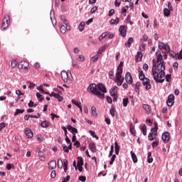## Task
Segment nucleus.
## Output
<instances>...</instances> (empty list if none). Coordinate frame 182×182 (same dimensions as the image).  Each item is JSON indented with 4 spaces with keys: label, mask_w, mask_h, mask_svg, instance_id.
<instances>
[{
    "label": "nucleus",
    "mask_w": 182,
    "mask_h": 182,
    "mask_svg": "<svg viewBox=\"0 0 182 182\" xmlns=\"http://www.w3.org/2000/svg\"><path fill=\"white\" fill-rule=\"evenodd\" d=\"M77 60H79L80 62H83V60H85V56L79 55L77 58Z\"/></svg>",
    "instance_id": "nucleus-53"
},
{
    "label": "nucleus",
    "mask_w": 182,
    "mask_h": 182,
    "mask_svg": "<svg viewBox=\"0 0 182 182\" xmlns=\"http://www.w3.org/2000/svg\"><path fill=\"white\" fill-rule=\"evenodd\" d=\"M130 132L133 136H136V130H134V126L132 124L130 125Z\"/></svg>",
    "instance_id": "nucleus-37"
},
{
    "label": "nucleus",
    "mask_w": 182,
    "mask_h": 182,
    "mask_svg": "<svg viewBox=\"0 0 182 182\" xmlns=\"http://www.w3.org/2000/svg\"><path fill=\"white\" fill-rule=\"evenodd\" d=\"M61 33H66V31H70V26L68 24L67 26H61L60 28Z\"/></svg>",
    "instance_id": "nucleus-16"
},
{
    "label": "nucleus",
    "mask_w": 182,
    "mask_h": 182,
    "mask_svg": "<svg viewBox=\"0 0 182 182\" xmlns=\"http://www.w3.org/2000/svg\"><path fill=\"white\" fill-rule=\"evenodd\" d=\"M109 79H112V80H114L116 78L114 77V71L111 70L109 73Z\"/></svg>",
    "instance_id": "nucleus-33"
},
{
    "label": "nucleus",
    "mask_w": 182,
    "mask_h": 182,
    "mask_svg": "<svg viewBox=\"0 0 182 182\" xmlns=\"http://www.w3.org/2000/svg\"><path fill=\"white\" fill-rule=\"evenodd\" d=\"M119 32L120 35L122 36L123 38L126 36L127 34V31L126 30V26H121L119 27Z\"/></svg>",
    "instance_id": "nucleus-14"
},
{
    "label": "nucleus",
    "mask_w": 182,
    "mask_h": 182,
    "mask_svg": "<svg viewBox=\"0 0 182 182\" xmlns=\"http://www.w3.org/2000/svg\"><path fill=\"white\" fill-rule=\"evenodd\" d=\"M91 110H92V116H95V117L97 116V112L96 111V107H92Z\"/></svg>",
    "instance_id": "nucleus-38"
},
{
    "label": "nucleus",
    "mask_w": 182,
    "mask_h": 182,
    "mask_svg": "<svg viewBox=\"0 0 182 182\" xmlns=\"http://www.w3.org/2000/svg\"><path fill=\"white\" fill-rule=\"evenodd\" d=\"M12 167H14V166L12 165V164H6V168L7 170H11V168H12Z\"/></svg>",
    "instance_id": "nucleus-61"
},
{
    "label": "nucleus",
    "mask_w": 182,
    "mask_h": 182,
    "mask_svg": "<svg viewBox=\"0 0 182 182\" xmlns=\"http://www.w3.org/2000/svg\"><path fill=\"white\" fill-rule=\"evenodd\" d=\"M114 149H115V154L117 155H119V151H120V146H119V144L117 143V141H115L114 143Z\"/></svg>",
    "instance_id": "nucleus-26"
},
{
    "label": "nucleus",
    "mask_w": 182,
    "mask_h": 182,
    "mask_svg": "<svg viewBox=\"0 0 182 182\" xmlns=\"http://www.w3.org/2000/svg\"><path fill=\"white\" fill-rule=\"evenodd\" d=\"M18 69H23L24 70H28L29 69V63L26 61H21L18 64Z\"/></svg>",
    "instance_id": "nucleus-5"
},
{
    "label": "nucleus",
    "mask_w": 182,
    "mask_h": 182,
    "mask_svg": "<svg viewBox=\"0 0 182 182\" xmlns=\"http://www.w3.org/2000/svg\"><path fill=\"white\" fill-rule=\"evenodd\" d=\"M151 152H148V159H147V161L148 163H153V158H151Z\"/></svg>",
    "instance_id": "nucleus-41"
},
{
    "label": "nucleus",
    "mask_w": 182,
    "mask_h": 182,
    "mask_svg": "<svg viewBox=\"0 0 182 182\" xmlns=\"http://www.w3.org/2000/svg\"><path fill=\"white\" fill-rule=\"evenodd\" d=\"M97 11V6H95L94 7H92L91 9L90 12H91V14H95V12H96Z\"/></svg>",
    "instance_id": "nucleus-56"
},
{
    "label": "nucleus",
    "mask_w": 182,
    "mask_h": 182,
    "mask_svg": "<svg viewBox=\"0 0 182 182\" xmlns=\"http://www.w3.org/2000/svg\"><path fill=\"white\" fill-rule=\"evenodd\" d=\"M48 168L50 170H53L54 168H56V161L55 160L50 161L48 163Z\"/></svg>",
    "instance_id": "nucleus-17"
},
{
    "label": "nucleus",
    "mask_w": 182,
    "mask_h": 182,
    "mask_svg": "<svg viewBox=\"0 0 182 182\" xmlns=\"http://www.w3.org/2000/svg\"><path fill=\"white\" fill-rule=\"evenodd\" d=\"M133 42H134V40L133 39V37H130L127 42L125 43V46L126 48H130L132 46V43H133Z\"/></svg>",
    "instance_id": "nucleus-20"
},
{
    "label": "nucleus",
    "mask_w": 182,
    "mask_h": 182,
    "mask_svg": "<svg viewBox=\"0 0 182 182\" xmlns=\"http://www.w3.org/2000/svg\"><path fill=\"white\" fill-rule=\"evenodd\" d=\"M78 179L80 181L85 182L86 181V176H80Z\"/></svg>",
    "instance_id": "nucleus-55"
},
{
    "label": "nucleus",
    "mask_w": 182,
    "mask_h": 182,
    "mask_svg": "<svg viewBox=\"0 0 182 182\" xmlns=\"http://www.w3.org/2000/svg\"><path fill=\"white\" fill-rule=\"evenodd\" d=\"M17 65H18V61L16 60H14L11 61V68L12 69H14V68H16Z\"/></svg>",
    "instance_id": "nucleus-30"
},
{
    "label": "nucleus",
    "mask_w": 182,
    "mask_h": 182,
    "mask_svg": "<svg viewBox=\"0 0 182 182\" xmlns=\"http://www.w3.org/2000/svg\"><path fill=\"white\" fill-rule=\"evenodd\" d=\"M135 58H136V62H140L143 58V53H141V52L140 51H138Z\"/></svg>",
    "instance_id": "nucleus-21"
},
{
    "label": "nucleus",
    "mask_w": 182,
    "mask_h": 182,
    "mask_svg": "<svg viewBox=\"0 0 182 182\" xmlns=\"http://www.w3.org/2000/svg\"><path fill=\"white\" fill-rule=\"evenodd\" d=\"M114 80L117 83V86H122V85H123V81H122V74H116V79Z\"/></svg>",
    "instance_id": "nucleus-9"
},
{
    "label": "nucleus",
    "mask_w": 182,
    "mask_h": 182,
    "mask_svg": "<svg viewBox=\"0 0 182 182\" xmlns=\"http://www.w3.org/2000/svg\"><path fill=\"white\" fill-rule=\"evenodd\" d=\"M77 166H83V159L82 158H78Z\"/></svg>",
    "instance_id": "nucleus-46"
},
{
    "label": "nucleus",
    "mask_w": 182,
    "mask_h": 182,
    "mask_svg": "<svg viewBox=\"0 0 182 182\" xmlns=\"http://www.w3.org/2000/svg\"><path fill=\"white\" fill-rule=\"evenodd\" d=\"M125 80L129 85H132L133 83V77H132V74H130V73H126Z\"/></svg>",
    "instance_id": "nucleus-10"
},
{
    "label": "nucleus",
    "mask_w": 182,
    "mask_h": 182,
    "mask_svg": "<svg viewBox=\"0 0 182 182\" xmlns=\"http://www.w3.org/2000/svg\"><path fill=\"white\" fill-rule=\"evenodd\" d=\"M164 70H166V65H164L163 61L158 65L154 63L153 65L152 75L154 76V80H155L156 83H163V82H164L166 77V73Z\"/></svg>",
    "instance_id": "nucleus-1"
},
{
    "label": "nucleus",
    "mask_w": 182,
    "mask_h": 182,
    "mask_svg": "<svg viewBox=\"0 0 182 182\" xmlns=\"http://www.w3.org/2000/svg\"><path fill=\"white\" fill-rule=\"evenodd\" d=\"M114 151V146L112 145L111 146V149L109 151V157L113 156V152Z\"/></svg>",
    "instance_id": "nucleus-47"
},
{
    "label": "nucleus",
    "mask_w": 182,
    "mask_h": 182,
    "mask_svg": "<svg viewBox=\"0 0 182 182\" xmlns=\"http://www.w3.org/2000/svg\"><path fill=\"white\" fill-rule=\"evenodd\" d=\"M89 147L90 150L92 151V153H96V144L90 143Z\"/></svg>",
    "instance_id": "nucleus-25"
},
{
    "label": "nucleus",
    "mask_w": 182,
    "mask_h": 182,
    "mask_svg": "<svg viewBox=\"0 0 182 182\" xmlns=\"http://www.w3.org/2000/svg\"><path fill=\"white\" fill-rule=\"evenodd\" d=\"M166 105L169 107H171L174 105V95H170L168 97V100H166Z\"/></svg>",
    "instance_id": "nucleus-7"
},
{
    "label": "nucleus",
    "mask_w": 182,
    "mask_h": 182,
    "mask_svg": "<svg viewBox=\"0 0 182 182\" xmlns=\"http://www.w3.org/2000/svg\"><path fill=\"white\" fill-rule=\"evenodd\" d=\"M87 90L95 95V96H97L100 99H105V93H107V90L106 87L103 85V84H90L88 86Z\"/></svg>",
    "instance_id": "nucleus-2"
},
{
    "label": "nucleus",
    "mask_w": 182,
    "mask_h": 182,
    "mask_svg": "<svg viewBox=\"0 0 182 182\" xmlns=\"http://www.w3.org/2000/svg\"><path fill=\"white\" fill-rule=\"evenodd\" d=\"M127 23H130L131 25H133V21H132V19L130 18V16H128L126 19Z\"/></svg>",
    "instance_id": "nucleus-49"
},
{
    "label": "nucleus",
    "mask_w": 182,
    "mask_h": 182,
    "mask_svg": "<svg viewBox=\"0 0 182 182\" xmlns=\"http://www.w3.org/2000/svg\"><path fill=\"white\" fill-rule=\"evenodd\" d=\"M154 127L151 129V133H155L159 130V125L157 122L154 123Z\"/></svg>",
    "instance_id": "nucleus-27"
},
{
    "label": "nucleus",
    "mask_w": 182,
    "mask_h": 182,
    "mask_svg": "<svg viewBox=\"0 0 182 182\" xmlns=\"http://www.w3.org/2000/svg\"><path fill=\"white\" fill-rule=\"evenodd\" d=\"M139 80H144L146 79V75H144V73L143 71H139Z\"/></svg>",
    "instance_id": "nucleus-29"
},
{
    "label": "nucleus",
    "mask_w": 182,
    "mask_h": 182,
    "mask_svg": "<svg viewBox=\"0 0 182 182\" xmlns=\"http://www.w3.org/2000/svg\"><path fill=\"white\" fill-rule=\"evenodd\" d=\"M142 83L144 86H146V90H150L151 88V85H150V79L146 77L142 80Z\"/></svg>",
    "instance_id": "nucleus-8"
},
{
    "label": "nucleus",
    "mask_w": 182,
    "mask_h": 182,
    "mask_svg": "<svg viewBox=\"0 0 182 182\" xmlns=\"http://www.w3.org/2000/svg\"><path fill=\"white\" fill-rule=\"evenodd\" d=\"M154 132L149 133V134L148 136V139L150 141H153V140H154Z\"/></svg>",
    "instance_id": "nucleus-40"
},
{
    "label": "nucleus",
    "mask_w": 182,
    "mask_h": 182,
    "mask_svg": "<svg viewBox=\"0 0 182 182\" xmlns=\"http://www.w3.org/2000/svg\"><path fill=\"white\" fill-rule=\"evenodd\" d=\"M85 22H81L79 25V30L80 32H83L84 29H85Z\"/></svg>",
    "instance_id": "nucleus-32"
},
{
    "label": "nucleus",
    "mask_w": 182,
    "mask_h": 182,
    "mask_svg": "<svg viewBox=\"0 0 182 182\" xmlns=\"http://www.w3.org/2000/svg\"><path fill=\"white\" fill-rule=\"evenodd\" d=\"M49 95L50 97H55V99H58V102H62L63 100V97L58 93L51 92Z\"/></svg>",
    "instance_id": "nucleus-13"
},
{
    "label": "nucleus",
    "mask_w": 182,
    "mask_h": 182,
    "mask_svg": "<svg viewBox=\"0 0 182 182\" xmlns=\"http://www.w3.org/2000/svg\"><path fill=\"white\" fill-rule=\"evenodd\" d=\"M36 97H38V99H40V102L43 101V97H42V95H41V93L37 92L36 93Z\"/></svg>",
    "instance_id": "nucleus-50"
},
{
    "label": "nucleus",
    "mask_w": 182,
    "mask_h": 182,
    "mask_svg": "<svg viewBox=\"0 0 182 182\" xmlns=\"http://www.w3.org/2000/svg\"><path fill=\"white\" fill-rule=\"evenodd\" d=\"M9 25H11V17L9 15H5L1 23L2 31H5V29L9 28Z\"/></svg>",
    "instance_id": "nucleus-4"
},
{
    "label": "nucleus",
    "mask_w": 182,
    "mask_h": 182,
    "mask_svg": "<svg viewBox=\"0 0 182 182\" xmlns=\"http://www.w3.org/2000/svg\"><path fill=\"white\" fill-rule=\"evenodd\" d=\"M105 50H106V46H105L101 47V48L99 49L98 52H101V53H100V55H102V52H105Z\"/></svg>",
    "instance_id": "nucleus-57"
},
{
    "label": "nucleus",
    "mask_w": 182,
    "mask_h": 182,
    "mask_svg": "<svg viewBox=\"0 0 182 182\" xmlns=\"http://www.w3.org/2000/svg\"><path fill=\"white\" fill-rule=\"evenodd\" d=\"M107 35H109V32H106V33H102L99 37V41H103V39H105V38H106V36H107Z\"/></svg>",
    "instance_id": "nucleus-36"
},
{
    "label": "nucleus",
    "mask_w": 182,
    "mask_h": 182,
    "mask_svg": "<svg viewBox=\"0 0 182 182\" xmlns=\"http://www.w3.org/2000/svg\"><path fill=\"white\" fill-rule=\"evenodd\" d=\"M114 112H115L114 107H112L109 110V113L111 116H112V117H114Z\"/></svg>",
    "instance_id": "nucleus-51"
},
{
    "label": "nucleus",
    "mask_w": 182,
    "mask_h": 182,
    "mask_svg": "<svg viewBox=\"0 0 182 182\" xmlns=\"http://www.w3.org/2000/svg\"><path fill=\"white\" fill-rule=\"evenodd\" d=\"M132 159L134 163H137V156L134 153L133 151H131Z\"/></svg>",
    "instance_id": "nucleus-28"
},
{
    "label": "nucleus",
    "mask_w": 182,
    "mask_h": 182,
    "mask_svg": "<svg viewBox=\"0 0 182 182\" xmlns=\"http://www.w3.org/2000/svg\"><path fill=\"white\" fill-rule=\"evenodd\" d=\"M143 69H144V70H149V65L146 63H144L143 65Z\"/></svg>",
    "instance_id": "nucleus-64"
},
{
    "label": "nucleus",
    "mask_w": 182,
    "mask_h": 182,
    "mask_svg": "<svg viewBox=\"0 0 182 182\" xmlns=\"http://www.w3.org/2000/svg\"><path fill=\"white\" fill-rule=\"evenodd\" d=\"M176 58H177V59H178L179 60H182V50H181L178 53L176 54Z\"/></svg>",
    "instance_id": "nucleus-42"
},
{
    "label": "nucleus",
    "mask_w": 182,
    "mask_h": 182,
    "mask_svg": "<svg viewBox=\"0 0 182 182\" xmlns=\"http://www.w3.org/2000/svg\"><path fill=\"white\" fill-rule=\"evenodd\" d=\"M41 124V127H45V128L49 127L50 126V124L48 121L42 122Z\"/></svg>",
    "instance_id": "nucleus-31"
},
{
    "label": "nucleus",
    "mask_w": 182,
    "mask_h": 182,
    "mask_svg": "<svg viewBox=\"0 0 182 182\" xmlns=\"http://www.w3.org/2000/svg\"><path fill=\"white\" fill-rule=\"evenodd\" d=\"M71 102H72V103H73V105H75V106H77V107H80L81 104H80V102H76L75 100H72Z\"/></svg>",
    "instance_id": "nucleus-48"
},
{
    "label": "nucleus",
    "mask_w": 182,
    "mask_h": 182,
    "mask_svg": "<svg viewBox=\"0 0 182 182\" xmlns=\"http://www.w3.org/2000/svg\"><path fill=\"white\" fill-rule=\"evenodd\" d=\"M50 177H51V178H55V177H56V171H51Z\"/></svg>",
    "instance_id": "nucleus-60"
},
{
    "label": "nucleus",
    "mask_w": 182,
    "mask_h": 182,
    "mask_svg": "<svg viewBox=\"0 0 182 182\" xmlns=\"http://www.w3.org/2000/svg\"><path fill=\"white\" fill-rule=\"evenodd\" d=\"M61 79L63 80L64 83H68V82H73L72 73L66 71L61 72Z\"/></svg>",
    "instance_id": "nucleus-3"
},
{
    "label": "nucleus",
    "mask_w": 182,
    "mask_h": 182,
    "mask_svg": "<svg viewBox=\"0 0 182 182\" xmlns=\"http://www.w3.org/2000/svg\"><path fill=\"white\" fill-rule=\"evenodd\" d=\"M57 166H58V168H62V167H63V161H62V159H58Z\"/></svg>",
    "instance_id": "nucleus-35"
},
{
    "label": "nucleus",
    "mask_w": 182,
    "mask_h": 182,
    "mask_svg": "<svg viewBox=\"0 0 182 182\" xmlns=\"http://www.w3.org/2000/svg\"><path fill=\"white\" fill-rule=\"evenodd\" d=\"M24 112H25V109H17L16 110V112L14 113V116H18V114H19L20 113H23Z\"/></svg>",
    "instance_id": "nucleus-43"
},
{
    "label": "nucleus",
    "mask_w": 182,
    "mask_h": 182,
    "mask_svg": "<svg viewBox=\"0 0 182 182\" xmlns=\"http://www.w3.org/2000/svg\"><path fill=\"white\" fill-rule=\"evenodd\" d=\"M164 16H168L170 15V10L168 9H164Z\"/></svg>",
    "instance_id": "nucleus-45"
},
{
    "label": "nucleus",
    "mask_w": 182,
    "mask_h": 182,
    "mask_svg": "<svg viewBox=\"0 0 182 182\" xmlns=\"http://www.w3.org/2000/svg\"><path fill=\"white\" fill-rule=\"evenodd\" d=\"M123 106L124 107H127V105H129V98L123 99Z\"/></svg>",
    "instance_id": "nucleus-39"
},
{
    "label": "nucleus",
    "mask_w": 182,
    "mask_h": 182,
    "mask_svg": "<svg viewBox=\"0 0 182 182\" xmlns=\"http://www.w3.org/2000/svg\"><path fill=\"white\" fill-rule=\"evenodd\" d=\"M100 53H101V52L100 51L97 53V55L95 56L92 57L91 58V62H93V63L97 62V60L99 59V58H100Z\"/></svg>",
    "instance_id": "nucleus-23"
},
{
    "label": "nucleus",
    "mask_w": 182,
    "mask_h": 182,
    "mask_svg": "<svg viewBox=\"0 0 182 182\" xmlns=\"http://www.w3.org/2000/svg\"><path fill=\"white\" fill-rule=\"evenodd\" d=\"M117 75H122L123 74V62H120L119 65L117 68Z\"/></svg>",
    "instance_id": "nucleus-15"
},
{
    "label": "nucleus",
    "mask_w": 182,
    "mask_h": 182,
    "mask_svg": "<svg viewBox=\"0 0 182 182\" xmlns=\"http://www.w3.org/2000/svg\"><path fill=\"white\" fill-rule=\"evenodd\" d=\"M164 63V60H163V55H161V52H156V63Z\"/></svg>",
    "instance_id": "nucleus-12"
},
{
    "label": "nucleus",
    "mask_w": 182,
    "mask_h": 182,
    "mask_svg": "<svg viewBox=\"0 0 182 182\" xmlns=\"http://www.w3.org/2000/svg\"><path fill=\"white\" fill-rule=\"evenodd\" d=\"M90 133L91 134V136H92V137H95V139H99V137L97 136V135H96V133L93 131H90Z\"/></svg>",
    "instance_id": "nucleus-58"
},
{
    "label": "nucleus",
    "mask_w": 182,
    "mask_h": 182,
    "mask_svg": "<svg viewBox=\"0 0 182 182\" xmlns=\"http://www.w3.org/2000/svg\"><path fill=\"white\" fill-rule=\"evenodd\" d=\"M141 130L144 136L147 135V127L146 126V124H143L141 126Z\"/></svg>",
    "instance_id": "nucleus-22"
},
{
    "label": "nucleus",
    "mask_w": 182,
    "mask_h": 182,
    "mask_svg": "<svg viewBox=\"0 0 182 182\" xmlns=\"http://www.w3.org/2000/svg\"><path fill=\"white\" fill-rule=\"evenodd\" d=\"M117 90H119V87L117 86H114L109 91L110 95H117Z\"/></svg>",
    "instance_id": "nucleus-24"
},
{
    "label": "nucleus",
    "mask_w": 182,
    "mask_h": 182,
    "mask_svg": "<svg viewBox=\"0 0 182 182\" xmlns=\"http://www.w3.org/2000/svg\"><path fill=\"white\" fill-rule=\"evenodd\" d=\"M165 77H166V82H170V80L171 79V74H167Z\"/></svg>",
    "instance_id": "nucleus-59"
},
{
    "label": "nucleus",
    "mask_w": 182,
    "mask_h": 182,
    "mask_svg": "<svg viewBox=\"0 0 182 182\" xmlns=\"http://www.w3.org/2000/svg\"><path fill=\"white\" fill-rule=\"evenodd\" d=\"M67 129L69 132H71V133L74 135H76V133H77V129L72 127L71 125H68Z\"/></svg>",
    "instance_id": "nucleus-18"
},
{
    "label": "nucleus",
    "mask_w": 182,
    "mask_h": 182,
    "mask_svg": "<svg viewBox=\"0 0 182 182\" xmlns=\"http://www.w3.org/2000/svg\"><path fill=\"white\" fill-rule=\"evenodd\" d=\"M63 150L65 153H69V148L68 146L63 145Z\"/></svg>",
    "instance_id": "nucleus-52"
},
{
    "label": "nucleus",
    "mask_w": 182,
    "mask_h": 182,
    "mask_svg": "<svg viewBox=\"0 0 182 182\" xmlns=\"http://www.w3.org/2000/svg\"><path fill=\"white\" fill-rule=\"evenodd\" d=\"M113 15H114V9H112L109 11V16H113Z\"/></svg>",
    "instance_id": "nucleus-63"
},
{
    "label": "nucleus",
    "mask_w": 182,
    "mask_h": 182,
    "mask_svg": "<svg viewBox=\"0 0 182 182\" xmlns=\"http://www.w3.org/2000/svg\"><path fill=\"white\" fill-rule=\"evenodd\" d=\"M60 19H61L62 22H63V23L65 24V26L69 25V21H68V20H66V18H65V16H61Z\"/></svg>",
    "instance_id": "nucleus-34"
},
{
    "label": "nucleus",
    "mask_w": 182,
    "mask_h": 182,
    "mask_svg": "<svg viewBox=\"0 0 182 182\" xmlns=\"http://www.w3.org/2000/svg\"><path fill=\"white\" fill-rule=\"evenodd\" d=\"M161 139L164 143H168L170 141V133L168 132H165L162 134Z\"/></svg>",
    "instance_id": "nucleus-6"
},
{
    "label": "nucleus",
    "mask_w": 182,
    "mask_h": 182,
    "mask_svg": "<svg viewBox=\"0 0 182 182\" xmlns=\"http://www.w3.org/2000/svg\"><path fill=\"white\" fill-rule=\"evenodd\" d=\"M157 146H159V141H156L152 143L153 149H154V147H157Z\"/></svg>",
    "instance_id": "nucleus-62"
},
{
    "label": "nucleus",
    "mask_w": 182,
    "mask_h": 182,
    "mask_svg": "<svg viewBox=\"0 0 182 182\" xmlns=\"http://www.w3.org/2000/svg\"><path fill=\"white\" fill-rule=\"evenodd\" d=\"M143 109H144L148 114H150V113H151V107H150V105L144 104L143 105Z\"/></svg>",
    "instance_id": "nucleus-19"
},
{
    "label": "nucleus",
    "mask_w": 182,
    "mask_h": 182,
    "mask_svg": "<svg viewBox=\"0 0 182 182\" xmlns=\"http://www.w3.org/2000/svg\"><path fill=\"white\" fill-rule=\"evenodd\" d=\"M25 134L27 136L28 139H32L33 137V132H32V129L29 128H26L24 129Z\"/></svg>",
    "instance_id": "nucleus-11"
},
{
    "label": "nucleus",
    "mask_w": 182,
    "mask_h": 182,
    "mask_svg": "<svg viewBox=\"0 0 182 182\" xmlns=\"http://www.w3.org/2000/svg\"><path fill=\"white\" fill-rule=\"evenodd\" d=\"M166 48V44H164V43L161 42L159 44V49H160V50L164 49Z\"/></svg>",
    "instance_id": "nucleus-44"
},
{
    "label": "nucleus",
    "mask_w": 182,
    "mask_h": 182,
    "mask_svg": "<svg viewBox=\"0 0 182 182\" xmlns=\"http://www.w3.org/2000/svg\"><path fill=\"white\" fill-rule=\"evenodd\" d=\"M164 49L166 53H168V52H170V46H168V44H166Z\"/></svg>",
    "instance_id": "nucleus-54"
}]
</instances>
